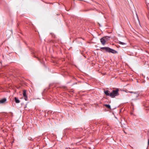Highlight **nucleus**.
Instances as JSON below:
<instances>
[{"mask_svg":"<svg viewBox=\"0 0 149 149\" xmlns=\"http://www.w3.org/2000/svg\"><path fill=\"white\" fill-rule=\"evenodd\" d=\"M148 145H149V139L148 140Z\"/></svg>","mask_w":149,"mask_h":149,"instance_id":"11","label":"nucleus"},{"mask_svg":"<svg viewBox=\"0 0 149 149\" xmlns=\"http://www.w3.org/2000/svg\"><path fill=\"white\" fill-rule=\"evenodd\" d=\"M104 106L110 109H111V107L108 104H105L104 105Z\"/></svg>","mask_w":149,"mask_h":149,"instance_id":"8","label":"nucleus"},{"mask_svg":"<svg viewBox=\"0 0 149 149\" xmlns=\"http://www.w3.org/2000/svg\"><path fill=\"white\" fill-rule=\"evenodd\" d=\"M24 97V99L25 100L27 101L28 100V98L27 96Z\"/></svg>","mask_w":149,"mask_h":149,"instance_id":"10","label":"nucleus"},{"mask_svg":"<svg viewBox=\"0 0 149 149\" xmlns=\"http://www.w3.org/2000/svg\"><path fill=\"white\" fill-rule=\"evenodd\" d=\"M119 43L120 44H121V45H126V43H124V42H119Z\"/></svg>","mask_w":149,"mask_h":149,"instance_id":"9","label":"nucleus"},{"mask_svg":"<svg viewBox=\"0 0 149 149\" xmlns=\"http://www.w3.org/2000/svg\"><path fill=\"white\" fill-rule=\"evenodd\" d=\"M15 102L16 103H19L20 102V100H19L16 97H15Z\"/></svg>","mask_w":149,"mask_h":149,"instance_id":"6","label":"nucleus"},{"mask_svg":"<svg viewBox=\"0 0 149 149\" xmlns=\"http://www.w3.org/2000/svg\"><path fill=\"white\" fill-rule=\"evenodd\" d=\"M119 91L118 89H117L115 90L112 91L111 93H110L109 91H104L105 94L107 96H109L113 98L119 95L118 91Z\"/></svg>","mask_w":149,"mask_h":149,"instance_id":"1","label":"nucleus"},{"mask_svg":"<svg viewBox=\"0 0 149 149\" xmlns=\"http://www.w3.org/2000/svg\"><path fill=\"white\" fill-rule=\"evenodd\" d=\"M109 52L113 54H116L118 53L117 51H116L115 50L113 49H111L110 48Z\"/></svg>","mask_w":149,"mask_h":149,"instance_id":"4","label":"nucleus"},{"mask_svg":"<svg viewBox=\"0 0 149 149\" xmlns=\"http://www.w3.org/2000/svg\"><path fill=\"white\" fill-rule=\"evenodd\" d=\"M6 101V98H4L0 100V104H4Z\"/></svg>","mask_w":149,"mask_h":149,"instance_id":"5","label":"nucleus"},{"mask_svg":"<svg viewBox=\"0 0 149 149\" xmlns=\"http://www.w3.org/2000/svg\"><path fill=\"white\" fill-rule=\"evenodd\" d=\"M110 37L106 36L100 39V42L102 44L104 45L106 42L109 40Z\"/></svg>","mask_w":149,"mask_h":149,"instance_id":"2","label":"nucleus"},{"mask_svg":"<svg viewBox=\"0 0 149 149\" xmlns=\"http://www.w3.org/2000/svg\"><path fill=\"white\" fill-rule=\"evenodd\" d=\"M110 48L108 47H102L100 49L104 50L106 52H109Z\"/></svg>","mask_w":149,"mask_h":149,"instance_id":"3","label":"nucleus"},{"mask_svg":"<svg viewBox=\"0 0 149 149\" xmlns=\"http://www.w3.org/2000/svg\"><path fill=\"white\" fill-rule=\"evenodd\" d=\"M23 94L24 97H25L27 96L26 95V92L25 90L23 91Z\"/></svg>","mask_w":149,"mask_h":149,"instance_id":"7","label":"nucleus"}]
</instances>
